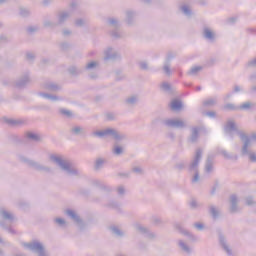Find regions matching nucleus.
<instances>
[{
	"label": "nucleus",
	"instance_id": "a19ab883",
	"mask_svg": "<svg viewBox=\"0 0 256 256\" xmlns=\"http://www.w3.org/2000/svg\"><path fill=\"white\" fill-rule=\"evenodd\" d=\"M238 20H239V17L233 16V17L226 18L224 23L225 25H235V23H237Z\"/></svg>",
	"mask_w": 256,
	"mask_h": 256
},
{
	"label": "nucleus",
	"instance_id": "c756f323",
	"mask_svg": "<svg viewBox=\"0 0 256 256\" xmlns=\"http://www.w3.org/2000/svg\"><path fill=\"white\" fill-rule=\"evenodd\" d=\"M176 229H178L180 231V233H182V235H185L186 237H189V239H191L192 241H195V235H193L188 230L183 229V227H181V225H179V224L176 225Z\"/></svg>",
	"mask_w": 256,
	"mask_h": 256
},
{
	"label": "nucleus",
	"instance_id": "ea45409f",
	"mask_svg": "<svg viewBox=\"0 0 256 256\" xmlns=\"http://www.w3.org/2000/svg\"><path fill=\"white\" fill-rule=\"evenodd\" d=\"M103 165H105V160L102 158H98L94 165L95 171H99V169H103Z\"/></svg>",
	"mask_w": 256,
	"mask_h": 256
},
{
	"label": "nucleus",
	"instance_id": "09e8293b",
	"mask_svg": "<svg viewBox=\"0 0 256 256\" xmlns=\"http://www.w3.org/2000/svg\"><path fill=\"white\" fill-rule=\"evenodd\" d=\"M57 26H58L57 22H53L51 20L44 21V27H49L50 29H55V27H57Z\"/></svg>",
	"mask_w": 256,
	"mask_h": 256
},
{
	"label": "nucleus",
	"instance_id": "7ed1b4c3",
	"mask_svg": "<svg viewBox=\"0 0 256 256\" xmlns=\"http://www.w3.org/2000/svg\"><path fill=\"white\" fill-rule=\"evenodd\" d=\"M93 137H107L109 135L115 141H127L128 136L125 133L119 132L116 129L108 128L102 131H95L92 133Z\"/></svg>",
	"mask_w": 256,
	"mask_h": 256
},
{
	"label": "nucleus",
	"instance_id": "39448f33",
	"mask_svg": "<svg viewBox=\"0 0 256 256\" xmlns=\"http://www.w3.org/2000/svg\"><path fill=\"white\" fill-rule=\"evenodd\" d=\"M23 245L26 249H29V251H32L33 253H37L38 256H49L47 254V251H45V247L39 241L24 243Z\"/></svg>",
	"mask_w": 256,
	"mask_h": 256
},
{
	"label": "nucleus",
	"instance_id": "f257e3e1",
	"mask_svg": "<svg viewBox=\"0 0 256 256\" xmlns=\"http://www.w3.org/2000/svg\"><path fill=\"white\" fill-rule=\"evenodd\" d=\"M50 161L56 163L59 169L68 175V177H81V172H79L77 168L73 167L69 160H65L61 156L52 154L50 155Z\"/></svg>",
	"mask_w": 256,
	"mask_h": 256
},
{
	"label": "nucleus",
	"instance_id": "412c9836",
	"mask_svg": "<svg viewBox=\"0 0 256 256\" xmlns=\"http://www.w3.org/2000/svg\"><path fill=\"white\" fill-rule=\"evenodd\" d=\"M68 73L72 77H79V75H83V69L73 65L68 68Z\"/></svg>",
	"mask_w": 256,
	"mask_h": 256
},
{
	"label": "nucleus",
	"instance_id": "423d86ee",
	"mask_svg": "<svg viewBox=\"0 0 256 256\" xmlns=\"http://www.w3.org/2000/svg\"><path fill=\"white\" fill-rule=\"evenodd\" d=\"M160 123L169 129H186L187 123L181 119H162Z\"/></svg>",
	"mask_w": 256,
	"mask_h": 256
},
{
	"label": "nucleus",
	"instance_id": "37998d69",
	"mask_svg": "<svg viewBox=\"0 0 256 256\" xmlns=\"http://www.w3.org/2000/svg\"><path fill=\"white\" fill-rule=\"evenodd\" d=\"M199 71H203V67L202 66H193L189 70L188 75H197V73H199Z\"/></svg>",
	"mask_w": 256,
	"mask_h": 256
},
{
	"label": "nucleus",
	"instance_id": "393cba45",
	"mask_svg": "<svg viewBox=\"0 0 256 256\" xmlns=\"http://www.w3.org/2000/svg\"><path fill=\"white\" fill-rule=\"evenodd\" d=\"M92 185L93 187H98V189H101L102 191H107L108 193L111 192V187L103 184V182L99 180H93Z\"/></svg>",
	"mask_w": 256,
	"mask_h": 256
},
{
	"label": "nucleus",
	"instance_id": "f8f14e48",
	"mask_svg": "<svg viewBox=\"0 0 256 256\" xmlns=\"http://www.w3.org/2000/svg\"><path fill=\"white\" fill-rule=\"evenodd\" d=\"M135 229L136 231H139V233H141L142 235H145V237H147L148 239H155V237H157L154 232H151L148 228L141 224H136Z\"/></svg>",
	"mask_w": 256,
	"mask_h": 256
},
{
	"label": "nucleus",
	"instance_id": "58836bf2",
	"mask_svg": "<svg viewBox=\"0 0 256 256\" xmlns=\"http://www.w3.org/2000/svg\"><path fill=\"white\" fill-rule=\"evenodd\" d=\"M112 153L113 155H116L119 157V155H123L124 150L123 147L119 146V145H114L113 149H112Z\"/></svg>",
	"mask_w": 256,
	"mask_h": 256
},
{
	"label": "nucleus",
	"instance_id": "de8ad7c7",
	"mask_svg": "<svg viewBox=\"0 0 256 256\" xmlns=\"http://www.w3.org/2000/svg\"><path fill=\"white\" fill-rule=\"evenodd\" d=\"M137 101H139V99L137 98V96H131V97H128L126 100H125V103L127 105H135L137 103Z\"/></svg>",
	"mask_w": 256,
	"mask_h": 256
},
{
	"label": "nucleus",
	"instance_id": "bb28decb",
	"mask_svg": "<svg viewBox=\"0 0 256 256\" xmlns=\"http://www.w3.org/2000/svg\"><path fill=\"white\" fill-rule=\"evenodd\" d=\"M106 207H108L109 209H114V211H116L117 213H123V210L121 209V204H119V202L117 201L112 200L108 202Z\"/></svg>",
	"mask_w": 256,
	"mask_h": 256
},
{
	"label": "nucleus",
	"instance_id": "4c0bfd02",
	"mask_svg": "<svg viewBox=\"0 0 256 256\" xmlns=\"http://www.w3.org/2000/svg\"><path fill=\"white\" fill-rule=\"evenodd\" d=\"M180 11L186 15V17H191L193 15V12L191 11V8L187 5L180 6Z\"/></svg>",
	"mask_w": 256,
	"mask_h": 256
},
{
	"label": "nucleus",
	"instance_id": "dca6fc26",
	"mask_svg": "<svg viewBox=\"0 0 256 256\" xmlns=\"http://www.w3.org/2000/svg\"><path fill=\"white\" fill-rule=\"evenodd\" d=\"M137 17V12L133 10H127L126 11V23L130 27L135 25V18Z\"/></svg>",
	"mask_w": 256,
	"mask_h": 256
},
{
	"label": "nucleus",
	"instance_id": "cd10ccee",
	"mask_svg": "<svg viewBox=\"0 0 256 256\" xmlns=\"http://www.w3.org/2000/svg\"><path fill=\"white\" fill-rule=\"evenodd\" d=\"M68 17H71V14L69 12H67V11L60 12L58 14L57 25H63V23H65V21H67Z\"/></svg>",
	"mask_w": 256,
	"mask_h": 256
},
{
	"label": "nucleus",
	"instance_id": "b1692460",
	"mask_svg": "<svg viewBox=\"0 0 256 256\" xmlns=\"http://www.w3.org/2000/svg\"><path fill=\"white\" fill-rule=\"evenodd\" d=\"M5 123H7V125H10V127H21V125L25 124V121H23L21 119H9V118H7L5 120Z\"/></svg>",
	"mask_w": 256,
	"mask_h": 256
},
{
	"label": "nucleus",
	"instance_id": "680f3d73",
	"mask_svg": "<svg viewBox=\"0 0 256 256\" xmlns=\"http://www.w3.org/2000/svg\"><path fill=\"white\" fill-rule=\"evenodd\" d=\"M133 173H136L137 175H143V168L141 167H134L132 168Z\"/></svg>",
	"mask_w": 256,
	"mask_h": 256
},
{
	"label": "nucleus",
	"instance_id": "8fccbe9b",
	"mask_svg": "<svg viewBox=\"0 0 256 256\" xmlns=\"http://www.w3.org/2000/svg\"><path fill=\"white\" fill-rule=\"evenodd\" d=\"M253 106V103L251 102H244L243 104L240 105L241 111H249L251 107Z\"/></svg>",
	"mask_w": 256,
	"mask_h": 256
},
{
	"label": "nucleus",
	"instance_id": "bf43d9fd",
	"mask_svg": "<svg viewBox=\"0 0 256 256\" xmlns=\"http://www.w3.org/2000/svg\"><path fill=\"white\" fill-rule=\"evenodd\" d=\"M61 115H65L66 117H71L73 113L67 109H61L60 110Z\"/></svg>",
	"mask_w": 256,
	"mask_h": 256
},
{
	"label": "nucleus",
	"instance_id": "f704fd0d",
	"mask_svg": "<svg viewBox=\"0 0 256 256\" xmlns=\"http://www.w3.org/2000/svg\"><path fill=\"white\" fill-rule=\"evenodd\" d=\"M209 213L212 219H219V210L214 205L209 206Z\"/></svg>",
	"mask_w": 256,
	"mask_h": 256
},
{
	"label": "nucleus",
	"instance_id": "a878e982",
	"mask_svg": "<svg viewBox=\"0 0 256 256\" xmlns=\"http://www.w3.org/2000/svg\"><path fill=\"white\" fill-rule=\"evenodd\" d=\"M70 133L72 135H76V136H78V135H85V128H83L80 125H75L72 128H70Z\"/></svg>",
	"mask_w": 256,
	"mask_h": 256
},
{
	"label": "nucleus",
	"instance_id": "e433bc0d",
	"mask_svg": "<svg viewBox=\"0 0 256 256\" xmlns=\"http://www.w3.org/2000/svg\"><path fill=\"white\" fill-rule=\"evenodd\" d=\"M19 15H20V17H24V18L31 17V10L24 8V7H20Z\"/></svg>",
	"mask_w": 256,
	"mask_h": 256
},
{
	"label": "nucleus",
	"instance_id": "a18cd8bd",
	"mask_svg": "<svg viewBox=\"0 0 256 256\" xmlns=\"http://www.w3.org/2000/svg\"><path fill=\"white\" fill-rule=\"evenodd\" d=\"M60 50L64 51V53H67L69 49H71V44L69 42H62L59 44Z\"/></svg>",
	"mask_w": 256,
	"mask_h": 256
},
{
	"label": "nucleus",
	"instance_id": "f03ea898",
	"mask_svg": "<svg viewBox=\"0 0 256 256\" xmlns=\"http://www.w3.org/2000/svg\"><path fill=\"white\" fill-rule=\"evenodd\" d=\"M201 159H203V150L201 148H198L196 150L194 159L188 167V171L190 173H194L192 183H197V181H199V163H201Z\"/></svg>",
	"mask_w": 256,
	"mask_h": 256
},
{
	"label": "nucleus",
	"instance_id": "2eb2a0df",
	"mask_svg": "<svg viewBox=\"0 0 256 256\" xmlns=\"http://www.w3.org/2000/svg\"><path fill=\"white\" fill-rule=\"evenodd\" d=\"M104 61H115L119 57L117 52H113V48L109 47L104 52Z\"/></svg>",
	"mask_w": 256,
	"mask_h": 256
},
{
	"label": "nucleus",
	"instance_id": "69168bd1",
	"mask_svg": "<svg viewBox=\"0 0 256 256\" xmlns=\"http://www.w3.org/2000/svg\"><path fill=\"white\" fill-rule=\"evenodd\" d=\"M247 66L248 67H256V57L253 58L252 60L248 61Z\"/></svg>",
	"mask_w": 256,
	"mask_h": 256
},
{
	"label": "nucleus",
	"instance_id": "79ce46f5",
	"mask_svg": "<svg viewBox=\"0 0 256 256\" xmlns=\"http://www.w3.org/2000/svg\"><path fill=\"white\" fill-rule=\"evenodd\" d=\"M217 99L215 98H209L203 102L204 107H213V105H216Z\"/></svg>",
	"mask_w": 256,
	"mask_h": 256
},
{
	"label": "nucleus",
	"instance_id": "774afa93",
	"mask_svg": "<svg viewBox=\"0 0 256 256\" xmlns=\"http://www.w3.org/2000/svg\"><path fill=\"white\" fill-rule=\"evenodd\" d=\"M190 207H191L192 209H197V207H199V203H197L196 200H192V201L190 202Z\"/></svg>",
	"mask_w": 256,
	"mask_h": 256
},
{
	"label": "nucleus",
	"instance_id": "603ef678",
	"mask_svg": "<svg viewBox=\"0 0 256 256\" xmlns=\"http://www.w3.org/2000/svg\"><path fill=\"white\" fill-rule=\"evenodd\" d=\"M115 75L116 81H123V79H125V75H123V72L121 70H116Z\"/></svg>",
	"mask_w": 256,
	"mask_h": 256
},
{
	"label": "nucleus",
	"instance_id": "c85d7f7f",
	"mask_svg": "<svg viewBox=\"0 0 256 256\" xmlns=\"http://www.w3.org/2000/svg\"><path fill=\"white\" fill-rule=\"evenodd\" d=\"M217 153H219L220 155H223L225 159H234L235 161H237L238 159L237 156H232L231 154H229V152H227V150L223 148H217Z\"/></svg>",
	"mask_w": 256,
	"mask_h": 256
},
{
	"label": "nucleus",
	"instance_id": "49530a36",
	"mask_svg": "<svg viewBox=\"0 0 256 256\" xmlns=\"http://www.w3.org/2000/svg\"><path fill=\"white\" fill-rule=\"evenodd\" d=\"M175 57H177V54L175 52H168L164 63L171 64V61H173Z\"/></svg>",
	"mask_w": 256,
	"mask_h": 256
},
{
	"label": "nucleus",
	"instance_id": "052dcab7",
	"mask_svg": "<svg viewBox=\"0 0 256 256\" xmlns=\"http://www.w3.org/2000/svg\"><path fill=\"white\" fill-rule=\"evenodd\" d=\"M117 193L120 197H123V195H125V187L124 186H119L117 188Z\"/></svg>",
	"mask_w": 256,
	"mask_h": 256
},
{
	"label": "nucleus",
	"instance_id": "338daca9",
	"mask_svg": "<svg viewBox=\"0 0 256 256\" xmlns=\"http://www.w3.org/2000/svg\"><path fill=\"white\" fill-rule=\"evenodd\" d=\"M35 31H37V27L35 26H30L27 28V33H29L30 35L35 33Z\"/></svg>",
	"mask_w": 256,
	"mask_h": 256
},
{
	"label": "nucleus",
	"instance_id": "2f4dec72",
	"mask_svg": "<svg viewBox=\"0 0 256 256\" xmlns=\"http://www.w3.org/2000/svg\"><path fill=\"white\" fill-rule=\"evenodd\" d=\"M160 87L162 91H165V93H169V95H173V86H171V84H169L168 82H163Z\"/></svg>",
	"mask_w": 256,
	"mask_h": 256
},
{
	"label": "nucleus",
	"instance_id": "5fc2aeb1",
	"mask_svg": "<svg viewBox=\"0 0 256 256\" xmlns=\"http://www.w3.org/2000/svg\"><path fill=\"white\" fill-rule=\"evenodd\" d=\"M193 226L195 229H197V231H203V229H205V224L201 222H196L193 224Z\"/></svg>",
	"mask_w": 256,
	"mask_h": 256
},
{
	"label": "nucleus",
	"instance_id": "6ab92c4d",
	"mask_svg": "<svg viewBox=\"0 0 256 256\" xmlns=\"http://www.w3.org/2000/svg\"><path fill=\"white\" fill-rule=\"evenodd\" d=\"M238 199H237V195L233 194L230 196V213H237L238 211Z\"/></svg>",
	"mask_w": 256,
	"mask_h": 256
},
{
	"label": "nucleus",
	"instance_id": "0e129e2a",
	"mask_svg": "<svg viewBox=\"0 0 256 256\" xmlns=\"http://www.w3.org/2000/svg\"><path fill=\"white\" fill-rule=\"evenodd\" d=\"M246 205H255V201L253 200V197L251 196L246 197Z\"/></svg>",
	"mask_w": 256,
	"mask_h": 256
},
{
	"label": "nucleus",
	"instance_id": "aec40b11",
	"mask_svg": "<svg viewBox=\"0 0 256 256\" xmlns=\"http://www.w3.org/2000/svg\"><path fill=\"white\" fill-rule=\"evenodd\" d=\"M26 139H29V141H34L35 143H41L43 139L41 136L34 132H27L25 134Z\"/></svg>",
	"mask_w": 256,
	"mask_h": 256
},
{
	"label": "nucleus",
	"instance_id": "13d9d810",
	"mask_svg": "<svg viewBox=\"0 0 256 256\" xmlns=\"http://www.w3.org/2000/svg\"><path fill=\"white\" fill-rule=\"evenodd\" d=\"M246 157H248V159L252 163H256V154H255V152H250Z\"/></svg>",
	"mask_w": 256,
	"mask_h": 256
},
{
	"label": "nucleus",
	"instance_id": "c9c22d12",
	"mask_svg": "<svg viewBox=\"0 0 256 256\" xmlns=\"http://www.w3.org/2000/svg\"><path fill=\"white\" fill-rule=\"evenodd\" d=\"M183 108V102H181L180 100H174L171 103V109L173 111H180V109Z\"/></svg>",
	"mask_w": 256,
	"mask_h": 256
},
{
	"label": "nucleus",
	"instance_id": "0eeeda50",
	"mask_svg": "<svg viewBox=\"0 0 256 256\" xmlns=\"http://www.w3.org/2000/svg\"><path fill=\"white\" fill-rule=\"evenodd\" d=\"M238 135L241 141H243V146L241 148V155L242 157H247L250 153L253 152L251 151V149H249V147H251V138H249V136H247V134L243 132H238Z\"/></svg>",
	"mask_w": 256,
	"mask_h": 256
},
{
	"label": "nucleus",
	"instance_id": "3c124183",
	"mask_svg": "<svg viewBox=\"0 0 256 256\" xmlns=\"http://www.w3.org/2000/svg\"><path fill=\"white\" fill-rule=\"evenodd\" d=\"M97 65H98L97 62L92 61V62L88 63V64L85 66V69H86V71H91V70H93V69H96V68H97Z\"/></svg>",
	"mask_w": 256,
	"mask_h": 256
},
{
	"label": "nucleus",
	"instance_id": "c03bdc74",
	"mask_svg": "<svg viewBox=\"0 0 256 256\" xmlns=\"http://www.w3.org/2000/svg\"><path fill=\"white\" fill-rule=\"evenodd\" d=\"M111 37H113V39H121V37H123V34H121L119 32V29L114 28L111 32H110Z\"/></svg>",
	"mask_w": 256,
	"mask_h": 256
},
{
	"label": "nucleus",
	"instance_id": "5701e85b",
	"mask_svg": "<svg viewBox=\"0 0 256 256\" xmlns=\"http://www.w3.org/2000/svg\"><path fill=\"white\" fill-rule=\"evenodd\" d=\"M40 97H43L44 99H48L49 101H52L53 103H55L57 101H63V98H61L57 95H52V94L44 93V92L40 93Z\"/></svg>",
	"mask_w": 256,
	"mask_h": 256
},
{
	"label": "nucleus",
	"instance_id": "473e14b6",
	"mask_svg": "<svg viewBox=\"0 0 256 256\" xmlns=\"http://www.w3.org/2000/svg\"><path fill=\"white\" fill-rule=\"evenodd\" d=\"M107 23L110 25V27H113V29H119L121 27V24H119V20H117V18H108Z\"/></svg>",
	"mask_w": 256,
	"mask_h": 256
},
{
	"label": "nucleus",
	"instance_id": "9b49d317",
	"mask_svg": "<svg viewBox=\"0 0 256 256\" xmlns=\"http://www.w3.org/2000/svg\"><path fill=\"white\" fill-rule=\"evenodd\" d=\"M213 165H215V155L209 154L207 156L204 171L207 175H210V173H213Z\"/></svg>",
	"mask_w": 256,
	"mask_h": 256
},
{
	"label": "nucleus",
	"instance_id": "6e6552de",
	"mask_svg": "<svg viewBox=\"0 0 256 256\" xmlns=\"http://www.w3.org/2000/svg\"><path fill=\"white\" fill-rule=\"evenodd\" d=\"M65 215H67V217H70V219H72V221H74V223L78 225L80 231H83V229H85L86 227L85 222H83L81 217L74 210H71V209L65 210Z\"/></svg>",
	"mask_w": 256,
	"mask_h": 256
},
{
	"label": "nucleus",
	"instance_id": "7c9ffc66",
	"mask_svg": "<svg viewBox=\"0 0 256 256\" xmlns=\"http://www.w3.org/2000/svg\"><path fill=\"white\" fill-rule=\"evenodd\" d=\"M0 227L5 231H8L11 235H15L17 232L11 228V224H7L5 221H0Z\"/></svg>",
	"mask_w": 256,
	"mask_h": 256
},
{
	"label": "nucleus",
	"instance_id": "864d4df0",
	"mask_svg": "<svg viewBox=\"0 0 256 256\" xmlns=\"http://www.w3.org/2000/svg\"><path fill=\"white\" fill-rule=\"evenodd\" d=\"M163 71L166 75H171V64L164 62Z\"/></svg>",
	"mask_w": 256,
	"mask_h": 256
},
{
	"label": "nucleus",
	"instance_id": "72a5a7b5",
	"mask_svg": "<svg viewBox=\"0 0 256 256\" xmlns=\"http://www.w3.org/2000/svg\"><path fill=\"white\" fill-rule=\"evenodd\" d=\"M178 245H179L180 249L182 251H184V253H187L188 255L191 254V248L183 240H179Z\"/></svg>",
	"mask_w": 256,
	"mask_h": 256
},
{
	"label": "nucleus",
	"instance_id": "4be33fe9",
	"mask_svg": "<svg viewBox=\"0 0 256 256\" xmlns=\"http://www.w3.org/2000/svg\"><path fill=\"white\" fill-rule=\"evenodd\" d=\"M47 91H51L52 93H57V91H61V86L59 84L48 82L44 86Z\"/></svg>",
	"mask_w": 256,
	"mask_h": 256
},
{
	"label": "nucleus",
	"instance_id": "ddd939ff",
	"mask_svg": "<svg viewBox=\"0 0 256 256\" xmlns=\"http://www.w3.org/2000/svg\"><path fill=\"white\" fill-rule=\"evenodd\" d=\"M0 217L3 219L2 221H5L7 225L13 223L15 221V216L7 211L5 208H0Z\"/></svg>",
	"mask_w": 256,
	"mask_h": 256
},
{
	"label": "nucleus",
	"instance_id": "1a4fd4ad",
	"mask_svg": "<svg viewBox=\"0 0 256 256\" xmlns=\"http://www.w3.org/2000/svg\"><path fill=\"white\" fill-rule=\"evenodd\" d=\"M233 131H235L237 135H239V133H242L239 129H237V124H235L234 121L229 120L224 126V133L226 135H230V137H233Z\"/></svg>",
	"mask_w": 256,
	"mask_h": 256
},
{
	"label": "nucleus",
	"instance_id": "e2e57ef3",
	"mask_svg": "<svg viewBox=\"0 0 256 256\" xmlns=\"http://www.w3.org/2000/svg\"><path fill=\"white\" fill-rule=\"evenodd\" d=\"M55 223L60 225V227H63V225H65L66 222H65V219H63V218H56Z\"/></svg>",
	"mask_w": 256,
	"mask_h": 256
},
{
	"label": "nucleus",
	"instance_id": "9d476101",
	"mask_svg": "<svg viewBox=\"0 0 256 256\" xmlns=\"http://www.w3.org/2000/svg\"><path fill=\"white\" fill-rule=\"evenodd\" d=\"M31 83V78L29 74H24L15 82V87L17 89H25Z\"/></svg>",
	"mask_w": 256,
	"mask_h": 256
},
{
	"label": "nucleus",
	"instance_id": "f3484780",
	"mask_svg": "<svg viewBox=\"0 0 256 256\" xmlns=\"http://www.w3.org/2000/svg\"><path fill=\"white\" fill-rule=\"evenodd\" d=\"M202 35H203L204 39H207V41H210L211 43H213V41H215V32L211 31V29L209 27L203 28Z\"/></svg>",
	"mask_w": 256,
	"mask_h": 256
},
{
	"label": "nucleus",
	"instance_id": "6e6d98bb",
	"mask_svg": "<svg viewBox=\"0 0 256 256\" xmlns=\"http://www.w3.org/2000/svg\"><path fill=\"white\" fill-rule=\"evenodd\" d=\"M177 171H183L185 169V162L181 161L175 164Z\"/></svg>",
	"mask_w": 256,
	"mask_h": 256
},
{
	"label": "nucleus",
	"instance_id": "20e7f679",
	"mask_svg": "<svg viewBox=\"0 0 256 256\" xmlns=\"http://www.w3.org/2000/svg\"><path fill=\"white\" fill-rule=\"evenodd\" d=\"M19 161L21 163H25L30 169H34V171H42L43 173H53V169L49 166H45L35 160H31L23 155L18 156Z\"/></svg>",
	"mask_w": 256,
	"mask_h": 256
},
{
	"label": "nucleus",
	"instance_id": "4468645a",
	"mask_svg": "<svg viewBox=\"0 0 256 256\" xmlns=\"http://www.w3.org/2000/svg\"><path fill=\"white\" fill-rule=\"evenodd\" d=\"M201 131V127L199 126H193L190 129V136L188 137L189 143H197L199 141V133Z\"/></svg>",
	"mask_w": 256,
	"mask_h": 256
},
{
	"label": "nucleus",
	"instance_id": "4d7b16f0",
	"mask_svg": "<svg viewBox=\"0 0 256 256\" xmlns=\"http://www.w3.org/2000/svg\"><path fill=\"white\" fill-rule=\"evenodd\" d=\"M139 67H140V69H142V71H148L149 70V64H147V62H145V61L140 62Z\"/></svg>",
	"mask_w": 256,
	"mask_h": 256
},
{
	"label": "nucleus",
	"instance_id": "a211bd4d",
	"mask_svg": "<svg viewBox=\"0 0 256 256\" xmlns=\"http://www.w3.org/2000/svg\"><path fill=\"white\" fill-rule=\"evenodd\" d=\"M109 231L115 237H125V232H123V230H121L117 225L109 226Z\"/></svg>",
	"mask_w": 256,
	"mask_h": 256
}]
</instances>
